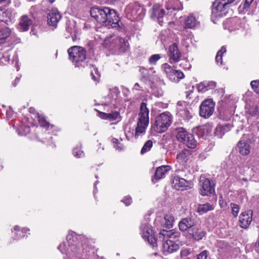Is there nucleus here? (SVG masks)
Returning a JSON list of instances; mask_svg holds the SVG:
<instances>
[{
    "instance_id": "obj_1",
    "label": "nucleus",
    "mask_w": 259,
    "mask_h": 259,
    "mask_svg": "<svg viewBox=\"0 0 259 259\" xmlns=\"http://www.w3.org/2000/svg\"><path fill=\"white\" fill-rule=\"evenodd\" d=\"M91 16L108 28L119 27V18L116 12L109 7L96 6L90 10Z\"/></svg>"
},
{
    "instance_id": "obj_2",
    "label": "nucleus",
    "mask_w": 259,
    "mask_h": 259,
    "mask_svg": "<svg viewBox=\"0 0 259 259\" xmlns=\"http://www.w3.org/2000/svg\"><path fill=\"white\" fill-rule=\"evenodd\" d=\"M149 109L145 102H142L140 105L139 118L135 129V138L138 139L145 135L146 130L149 122Z\"/></svg>"
},
{
    "instance_id": "obj_3",
    "label": "nucleus",
    "mask_w": 259,
    "mask_h": 259,
    "mask_svg": "<svg viewBox=\"0 0 259 259\" xmlns=\"http://www.w3.org/2000/svg\"><path fill=\"white\" fill-rule=\"evenodd\" d=\"M178 234V233H177ZM177 236L172 232V230H162L158 234V237L162 242L161 250L165 255L177 251L180 248L178 244L173 241L168 240V238H174Z\"/></svg>"
},
{
    "instance_id": "obj_4",
    "label": "nucleus",
    "mask_w": 259,
    "mask_h": 259,
    "mask_svg": "<svg viewBox=\"0 0 259 259\" xmlns=\"http://www.w3.org/2000/svg\"><path fill=\"white\" fill-rule=\"evenodd\" d=\"M69 60L75 67L84 68L88 65L86 61V50L82 47L75 46L68 50Z\"/></svg>"
},
{
    "instance_id": "obj_5",
    "label": "nucleus",
    "mask_w": 259,
    "mask_h": 259,
    "mask_svg": "<svg viewBox=\"0 0 259 259\" xmlns=\"http://www.w3.org/2000/svg\"><path fill=\"white\" fill-rule=\"evenodd\" d=\"M177 140L190 149H194L197 145V141L194 136L189 133L184 127H180L176 129Z\"/></svg>"
},
{
    "instance_id": "obj_6",
    "label": "nucleus",
    "mask_w": 259,
    "mask_h": 259,
    "mask_svg": "<svg viewBox=\"0 0 259 259\" xmlns=\"http://www.w3.org/2000/svg\"><path fill=\"white\" fill-rule=\"evenodd\" d=\"M172 117L169 112H163L155 117L153 129L158 133L165 132L170 125Z\"/></svg>"
},
{
    "instance_id": "obj_7",
    "label": "nucleus",
    "mask_w": 259,
    "mask_h": 259,
    "mask_svg": "<svg viewBox=\"0 0 259 259\" xmlns=\"http://www.w3.org/2000/svg\"><path fill=\"white\" fill-rule=\"evenodd\" d=\"M126 17L131 20H139L145 15V9L138 3L128 4L124 10Z\"/></svg>"
},
{
    "instance_id": "obj_8",
    "label": "nucleus",
    "mask_w": 259,
    "mask_h": 259,
    "mask_svg": "<svg viewBox=\"0 0 259 259\" xmlns=\"http://www.w3.org/2000/svg\"><path fill=\"white\" fill-rule=\"evenodd\" d=\"M68 247L65 248V244L62 243L59 245L58 248L63 253H66L71 255V253H77L80 250V244L77 242V238L74 236L72 234H68L67 236Z\"/></svg>"
},
{
    "instance_id": "obj_9",
    "label": "nucleus",
    "mask_w": 259,
    "mask_h": 259,
    "mask_svg": "<svg viewBox=\"0 0 259 259\" xmlns=\"http://www.w3.org/2000/svg\"><path fill=\"white\" fill-rule=\"evenodd\" d=\"M235 0H215L212 5V15L221 17L228 13L231 4Z\"/></svg>"
},
{
    "instance_id": "obj_10",
    "label": "nucleus",
    "mask_w": 259,
    "mask_h": 259,
    "mask_svg": "<svg viewBox=\"0 0 259 259\" xmlns=\"http://www.w3.org/2000/svg\"><path fill=\"white\" fill-rule=\"evenodd\" d=\"M142 237L153 247L157 246V241L153 235L151 227L146 222H142L140 226Z\"/></svg>"
},
{
    "instance_id": "obj_11",
    "label": "nucleus",
    "mask_w": 259,
    "mask_h": 259,
    "mask_svg": "<svg viewBox=\"0 0 259 259\" xmlns=\"http://www.w3.org/2000/svg\"><path fill=\"white\" fill-rule=\"evenodd\" d=\"M215 103L211 99H206L201 104L199 107V114L204 118L209 117L213 113Z\"/></svg>"
},
{
    "instance_id": "obj_12",
    "label": "nucleus",
    "mask_w": 259,
    "mask_h": 259,
    "mask_svg": "<svg viewBox=\"0 0 259 259\" xmlns=\"http://www.w3.org/2000/svg\"><path fill=\"white\" fill-rule=\"evenodd\" d=\"M200 193L203 196H208L214 192V184L212 181L201 176L199 181Z\"/></svg>"
},
{
    "instance_id": "obj_13",
    "label": "nucleus",
    "mask_w": 259,
    "mask_h": 259,
    "mask_svg": "<svg viewBox=\"0 0 259 259\" xmlns=\"http://www.w3.org/2000/svg\"><path fill=\"white\" fill-rule=\"evenodd\" d=\"M178 115L185 121H189L193 116V113L192 109L187 105H182V102H178Z\"/></svg>"
},
{
    "instance_id": "obj_14",
    "label": "nucleus",
    "mask_w": 259,
    "mask_h": 259,
    "mask_svg": "<svg viewBox=\"0 0 259 259\" xmlns=\"http://www.w3.org/2000/svg\"><path fill=\"white\" fill-rule=\"evenodd\" d=\"M197 224V221L194 217H188L182 219L179 223V227L180 230L182 232H189Z\"/></svg>"
},
{
    "instance_id": "obj_15",
    "label": "nucleus",
    "mask_w": 259,
    "mask_h": 259,
    "mask_svg": "<svg viewBox=\"0 0 259 259\" xmlns=\"http://www.w3.org/2000/svg\"><path fill=\"white\" fill-rule=\"evenodd\" d=\"M188 234L191 238L196 241H199L202 239L206 235V233L199 226L195 225L192 229L189 230Z\"/></svg>"
},
{
    "instance_id": "obj_16",
    "label": "nucleus",
    "mask_w": 259,
    "mask_h": 259,
    "mask_svg": "<svg viewBox=\"0 0 259 259\" xmlns=\"http://www.w3.org/2000/svg\"><path fill=\"white\" fill-rule=\"evenodd\" d=\"M62 18V16L56 9H52L47 15V21L49 25L56 27Z\"/></svg>"
},
{
    "instance_id": "obj_17",
    "label": "nucleus",
    "mask_w": 259,
    "mask_h": 259,
    "mask_svg": "<svg viewBox=\"0 0 259 259\" xmlns=\"http://www.w3.org/2000/svg\"><path fill=\"white\" fill-rule=\"evenodd\" d=\"M168 55L171 62H177L180 61L182 55L176 43H174L169 47Z\"/></svg>"
},
{
    "instance_id": "obj_18",
    "label": "nucleus",
    "mask_w": 259,
    "mask_h": 259,
    "mask_svg": "<svg viewBox=\"0 0 259 259\" xmlns=\"http://www.w3.org/2000/svg\"><path fill=\"white\" fill-rule=\"evenodd\" d=\"M252 211L250 210L245 211L239 216V225L242 228L247 229L252 222Z\"/></svg>"
},
{
    "instance_id": "obj_19",
    "label": "nucleus",
    "mask_w": 259,
    "mask_h": 259,
    "mask_svg": "<svg viewBox=\"0 0 259 259\" xmlns=\"http://www.w3.org/2000/svg\"><path fill=\"white\" fill-rule=\"evenodd\" d=\"M164 14L165 11L161 6L156 4L153 6L151 12V17L153 19H157L160 25H162L163 21L161 19Z\"/></svg>"
},
{
    "instance_id": "obj_20",
    "label": "nucleus",
    "mask_w": 259,
    "mask_h": 259,
    "mask_svg": "<svg viewBox=\"0 0 259 259\" xmlns=\"http://www.w3.org/2000/svg\"><path fill=\"white\" fill-rule=\"evenodd\" d=\"M190 182L179 177H175L172 181V187L177 190L187 189L189 187Z\"/></svg>"
},
{
    "instance_id": "obj_21",
    "label": "nucleus",
    "mask_w": 259,
    "mask_h": 259,
    "mask_svg": "<svg viewBox=\"0 0 259 259\" xmlns=\"http://www.w3.org/2000/svg\"><path fill=\"white\" fill-rule=\"evenodd\" d=\"M170 169L169 165H162L157 168L154 177L152 179L153 183L157 182L161 179L164 178L166 174Z\"/></svg>"
},
{
    "instance_id": "obj_22",
    "label": "nucleus",
    "mask_w": 259,
    "mask_h": 259,
    "mask_svg": "<svg viewBox=\"0 0 259 259\" xmlns=\"http://www.w3.org/2000/svg\"><path fill=\"white\" fill-rule=\"evenodd\" d=\"M32 24L31 18L27 15H23L20 18L18 28L21 31H26L29 29Z\"/></svg>"
},
{
    "instance_id": "obj_23",
    "label": "nucleus",
    "mask_w": 259,
    "mask_h": 259,
    "mask_svg": "<svg viewBox=\"0 0 259 259\" xmlns=\"http://www.w3.org/2000/svg\"><path fill=\"white\" fill-rule=\"evenodd\" d=\"M216 87V82L213 81H204L198 84V90L202 93L212 90Z\"/></svg>"
},
{
    "instance_id": "obj_24",
    "label": "nucleus",
    "mask_w": 259,
    "mask_h": 259,
    "mask_svg": "<svg viewBox=\"0 0 259 259\" xmlns=\"http://www.w3.org/2000/svg\"><path fill=\"white\" fill-rule=\"evenodd\" d=\"M10 20H1L0 19V36L5 40L11 34V31L10 28L6 26H3V23H7Z\"/></svg>"
},
{
    "instance_id": "obj_25",
    "label": "nucleus",
    "mask_w": 259,
    "mask_h": 259,
    "mask_svg": "<svg viewBox=\"0 0 259 259\" xmlns=\"http://www.w3.org/2000/svg\"><path fill=\"white\" fill-rule=\"evenodd\" d=\"M237 147L240 153L243 155H247L250 152V145L247 141L240 140Z\"/></svg>"
},
{
    "instance_id": "obj_26",
    "label": "nucleus",
    "mask_w": 259,
    "mask_h": 259,
    "mask_svg": "<svg viewBox=\"0 0 259 259\" xmlns=\"http://www.w3.org/2000/svg\"><path fill=\"white\" fill-rule=\"evenodd\" d=\"M230 127L231 126L227 124L218 125L215 129V136L221 138L225 133L230 130Z\"/></svg>"
},
{
    "instance_id": "obj_27",
    "label": "nucleus",
    "mask_w": 259,
    "mask_h": 259,
    "mask_svg": "<svg viewBox=\"0 0 259 259\" xmlns=\"http://www.w3.org/2000/svg\"><path fill=\"white\" fill-rule=\"evenodd\" d=\"M100 117L103 119L108 120L110 121H114L119 118L120 114L117 111H113L109 113L101 112Z\"/></svg>"
},
{
    "instance_id": "obj_28",
    "label": "nucleus",
    "mask_w": 259,
    "mask_h": 259,
    "mask_svg": "<svg viewBox=\"0 0 259 259\" xmlns=\"http://www.w3.org/2000/svg\"><path fill=\"white\" fill-rule=\"evenodd\" d=\"M214 208V205L209 203L199 204L197 207V212L200 214L206 213L208 211L212 210Z\"/></svg>"
},
{
    "instance_id": "obj_29",
    "label": "nucleus",
    "mask_w": 259,
    "mask_h": 259,
    "mask_svg": "<svg viewBox=\"0 0 259 259\" xmlns=\"http://www.w3.org/2000/svg\"><path fill=\"white\" fill-rule=\"evenodd\" d=\"M199 22L193 15H189L185 21V27L187 28H194L199 25Z\"/></svg>"
},
{
    "instance_id": "obj_30",
    "label": "nucleus",
    "mask_w": 259,
    "mask_h": 259,
    "mask_svg": "<svg viewBox=\"0 0 259 259\" xmlns=\"http://www.w3.org/2000/svg\"><path fill=\"white\" fill-rule=\"evenodd\" d=\"M162 68L166 73L167 77L170 80H174V73L175 71L167 63H164L162 65Z\"/></svg>"
},
{
    "instance_id": "obj_31",
    "label": "nucleus",
    "mask_w": 259,
    "mask_h": 259,
    "mask_svg": "<svg viewBox=\"0 0 259 259\" xmlns=\"http://www.w3.org/2000/svg\"><path fill=\"white\" fill-rule=\"evenodd\" d=\"M28 229H23L21 230L19 229V227L16 226L14 227L12 232L14 233L15 239H19L25 236L24 234L27 231H29Z\"/></svg>"
},
{
    "instance_id": "obj_32",
    "label": "nucleus",
    "mask_w": 259,
    "mask_h": 259,
    "mask_svg": "<svg viewBox=\"0 0 259 259\" xmlns=\"http://www.w3.org/2000/svg\"><path fill=\"white\" fill-rule=\"evenodd\" d=\"M116 40L119 43V51L120 52H124L128 48L129 44L127 40L120 37H117Z\"/></svg>"
},
{
    "instance_id": "obj_33",
    "label": "nucleus",
    "mask_w": 259,
    "mask_h": 259,
    "mask_svg": "<svg viewBox=\"0 0 259 259\" xmlns=\"http://www.w3.org/2000/svg\"><path fill=\"white\" fill-rule=\"evenodd\" d=\"M73 155L76 158H81L84 156V153L82 150L81 145H77L72 150Z\"/></svg>"
},
{
    "instance_id": "obj_34",
    "label": "nucleus",
    "mask_w": 259,
    "mask_h": 259,
    "mask_svg": "<svg viewBox=\"0 0 259 259\" xmlns=\"http://www.w3.org/2000/svg\"><path fill=\"white\" fill-rule=\"evenodd\" d=\"M164 226L165 228L169 229L173 226L174 218L170 214H166L164 218Z\"/></svg>"
},
{
    "instance_id": "obj_35",
    "label": "nucleus",
    "mask_w": 259,
    "mask_h": 259,
    "mask_svg": "<svg viewBox=\"0 0 259 259\" xmlns=\"http://www.w3.org/2000/svg\"><path fill=\"white\" fill-rule=\"evenodd\" d=\"M177 159L180 163L184 164L188 160V154L185 151H181L177 154Z\"/></svg>"
},
{
    "instance_id": "obj_36",
    "label": "nucleus",
    "mask_w": 259,
    "mask_h": 259,
    "mask_svg": "<svg viewBox=\"0 0 259 259\" xmlns=\"http://www.w3.org/2000/svg\"><path fill=\"white\" fill-rule=\"evenodd\" d=\"M153 146V142L151 140H148L144 145L141 150V154H144L149 151Z\"/></svg>"
},
{
    "instance_id": "obj_37",
    "label": "nucleus",
    "mask_w": 259,
    "mask_h": 259,
    "mask_svg": "<svg viewBox=\"0 0 259 259\" xmlns=\"http://www.w3.org/2000/svg\"><path fill=\"white\" fill-rule=\"evenodd\" d=\"M226 49L225 47H222L221 49L218 51L215 57V61L217 64H222V55L223 54L226 52Z\"/></svg>"
},
{
    "instance_id": "obj_38",
    "label": "nucleus",
    "mask_w": 259,
    "mask_h": 259,
    "mask_svg": "<svg viewBox=\"0 0 259 259\" xmlns=\"http://www.w3.org/2000/svg\"><path fill=\"white\" fill-rule=\"evenodd\" d=\"M231 213L234 217H237L240 210V207L238 204L231 203L230 204Z\"/></svg>"
},
{
    "instance_id": "obj_39",
    "label": "nucleus",
    "mask_w": 259,
    "mask_h": 259,
    "mask_svg": "<svg viewBox=\"0 0 259 259\" xmlns=\"http://www.w3.org/2000/svg\"><path fill=\"white\" fill-rule=\"evenodd\" d=\"M161 58L159 54H154L151 56L148 59V61L151 65H155L156 62Z\"/></svg>"
},
{
    "instance_id": "obj_40",
    "label": "nucleus",
    "mask_w": 259,
    "mask_h": 259,
    "mask_svg": "<svg viewBox=\"0 0 259 259\" xmlns=\"http://www.w3.org/2000/svg\"><path fill=\"white\" fill-rule=\"evenodd\" d=\"M172 1H169L166 6V10L172 12V11H178L182 9V5L180 4V6H176L171 5Z\"/></svg>"
},
{
    "instance_id": "obj_41",
    "label": "nucleus",
    "mask_w": 259,
    "mask_h": 259,
    "mask_svg": "<svg viewBox=\"0 0 259 259\" xmlns=\"http://www.w3.org/2000/svg\"><path fill=\"white\" fill-rule=\"evenodd\" d=\"M250 85L253 91L259 94V80L252 81L250 82Z\"/></svg>"
},
{
    "instance_id": "obj_42",
    "label": "nucleus",
    "mask_w": 259,
    "mask_h": 259,
    "mask_svg": "<svg viewBox=\"0 0 259 259\" xmlns=\"http://www.w3.org/2000/svg\"><path fill=\"white\" fill-rule=\"evenodd\" d=\"M38 120L41 126L44 127H48L49 126L50 123L43 117L38 116Z\"/></svg>"
},
{
    "instance_id": "obj_43",
    "label": "nucleus",
    "mask_w": 259,
    "mask_h": 259,
    "mask_svg": "<svg viewBox=\"0 0 259 259\" xmlns=\"http://www.w3.org/2000/svg\"><path fill=\"white\" fill-rule=\"evenodd\" d=\"M10 60V55L8 54H5L0 58V64H5L6 62H9Z\"/></svg>"
},
{
    "instance_id": "obj_44",
    "label": "nucleus",
    "mask_w": 259,
    "mask_h": 259,
    "mask_svg": "<svg viewBox=\"0 0 259 259\" xmlns=\"http://www.w3.org/2000/svg\"><path fill=\"white\" fill-rule=\"evenodd\" d=\"M200 130L202 132L204 135H207L210 134L211 132V130L209 128L208 126L203 125L200 127Z\"/></svg>"
},
{
    "instance_id": "obj_45",
    "label": "nucleus",
    "mask_w": 259,
    "mask_h": 259,
    "mask_svg": "<svg viewBox=\"0 0 259 259\" xmlns=\"http://www.w3.org/2000/svg\"><path fill=\"white\" fill-rule=\"evenodd\" d=\"M121 201L123 202L126 206H128L131 204L132 199L131 196H127L124 197Z\"/></svg>"
},
{
    "instance_id": "obj_46",
    "label": "nucleus",
    "mask_w": 259,
    "mask_h": 259,
    "mask_svg": "<svg viewBox=\"0 0 259 259\" xmlns=\"http://www.w3.org/2000/svg\"><path fill=\"white\" fill-rule=\"evenodd\" d=\"M207 251L204 250L198 255L197 259H207Z\"/></svg>"
},
{
    "instance_id": "obj_47",
    "label": "nucleus",
    "mask_w": 259,
    "mask_h": 259,
    "mask_svg": "<svg viewBox=\"0 0 259 259\" xmlns=\"http://www.w3.org/2000/svg\"><path fill=\"white\" fill-rule=\"evenodd\" d=\"M253 1V0H245L243 4V9L244 10L248 9L249 7L250 4L252 3Z\"/></svg>"
},
{
    "instance_id": "obj_48",
    "label": "nucleus",
    "mask_w": 259,
    "mask_h": 259,
    "mask_svg": "<svg viewBox=\"0 0 259 259\" xmlns=\"http://www.w3.org/2000/svg\"><path fill=\"white\" fill-rule=\"evenodd\" d=\"M177 71V81H179V79H182L184 77V73L179 70H176Z\"/></svg>"
},
{
    "instance_id": "obj_49",
    "label": "nucleus",
    "mask_w": 259,
    "mask_h": 259,
    "mask_svg": "<svg viewBox=\"0 0 259 259\" xmlns=\"http://www.w3.org/2000/svg\"><path fill=\"white\" fill-rule=\"evenodd\" d=\"M193 93L192 91L186 92V97L188 99H192L193 97L191 96L192 94Z\"/></svg>"
},
{
    "instance_id": "obj_50",
    "label": "nucleus",
    "mask_w": 259,
    "mask_h": 259,
    "mask_svg": "<svg viewBox=\"0 0 259 259\" xmlns=\"http://www.w3.org/2000/svg\"><path fill=\"white\" fill-rule=\"evenodd\" d=\"M20 78L19 77H17L16 79H15L14 82L13 83V86L16 87L17 84L18 83V82L20 81Z\"/></svg>"
},
{
    "instance_id": "obj_51",
    "label": "nucleus",
    "mask_w": 259,
    "mask_h": 259,
    "mask_svg": "<svg viewBox=\"0 0 259 259\" xmlns=\"http://www.w3.org/2000/svg\"><path fill=\"white\" fill-rule=\"evenodd\" d=\"M91 75H92V79L94 81H98V79H99V76H98V75H97V76H96L95 75L93 74V73H92Z\"/></svg>"
},
{
    "instance_id": "obj_52",
    "label": "nucleus",
    "mask_w": 259,
    "mask_h": 259,
    "mask_svg": "<svg viewBox=\"0 0 259 259\" xmlns=\"http://www.w3.org/2000/svg\"><path fill=\"white\" fill-rule=\"evenodd\" d=\"M255 250L259 253V240L255 244Z\"/></svg>"
},
{
    "instance_id": "obj_53",
    "label": "nucleus",
    "mask_w": 259,
    "mask_h": 259,
    "mask_svg": "<svg viewBox=\"0 0 259 259\" xmlns=\"http://www.w3.org/2000/svg\"><path fill=\"white\" fill-rule=\"evenodd\" d=\"M173 75H174V80H172V81H177V71L176 70L174 71V73Z\"/></svg>"
},
{
    "instance_id": "obj_54",
    "label": "nucleus",
    "mask_w": 259,
    "mask_h": 259,
    "mask_svg": "<svg viewBox=\"0 0 259 259\" xmlns=\"http://www.w3.org/2000/svg\"><path fill=\"white\" fill-rule=\"evenodd\" d=\"M66 31H67L68 33H69V34H71V33H72V28H70L69 27H67V28H66Z\"/></svg>"
},
{
    "instance_id": "obj_55",
    "label": "nucleus",
    "mask_w": 259,
    "mask_h": 259,
    "mask_svg": "<svg viewBox=\"0 0 259 259\" xmlns=\"http://www.w3.org/2000/svg\"><path fill=\"white\" fill-rule=\"evenodd\" d=\"M5 2L9 4L11 3V0H0V4Z\"/></svg>"
},
{
    "instance_id": "obj_56",
    "label": "nucleus",
    "mask_w": 259,
    "mask_h": 259,
    "mask_svg": "<svg viewBox=\"0 0 259 259\" xmlns=\"http://www.w3.org/2000/svg\"><path fill=\"white\" fill-rule=\"evenodd\" d=\"M139 86H140L139 84L138 83H136L134 85V89L135 90H138L139 89H138V88L139 87Z\"/></svg>"
},
{
    "instance_id": "obj_57",
    "label": "nucleus",
    "mask_w": 259,
    "mask_h": 259,
    "mask_svg": "<svg viewBox=\"0 0 259 259\" xmlns=\"http://www.w3.org/2000/svg\"><path fill=\"white\" fill-rule=\"evenodd\" d=\"M25 132H26V133H28L30 132V127H25Z\"/></svg>"
},
{
    "instance_id": "obj_58",
    "label": "nucleus",
    "mask_w": 259,
    "mask_h": 259,
    "mask_svg": "<svg viewBox=\"0 0 259 259\" xmlns=\"http://www.w3.org/2000/svg\"><path fill=\"white\" fill-rule=\"evenodd\" d=\"M112 141L113 143H117L118 142V140L115 138H113L112 140Z\"/></svg>"
},
{
    "instance_id": "obj_59",
    "label": "nucleus",
    "mask_w": 259,
    "mask_h": 259,
    "mask_svg": "<svg viewBox=\"0 0 259 259\" xmlns=\"http://www.w3.org/2000/svg\"><path fill=\"white\" fill-rule=\"evenodd\" d=\"M5 41L1 36H0V45L3 44Z\"/></svg>"
},
{
    "instance_id": "obj_60",
    "label": "nucleus",
    "mask_w": 259,
    "mask_h": 259,
    "mask_svg": "<svg viewBox=\"0 0 259 259\" xmlns=\"http://www.w3.org/2000/svg\"><path fill=\"white\" fill-rule=\"evenodd\" d=\"M48 2H49L50 4L53 3L55 0H47Z\"/></svg>"
},
{
    "instance_id": "obj_61",
    "label": "nucleus",
    "mask_w": 259,
    "mask_h": 259,
    "mask_svg": "<svg viewBox=\"0 0 259 259\" xmlns=\"http://www.w3.org/2000/svg\"><path fill=\"white\" fill-rule=\"evenodd\" d=\"M75 39H76V36H75V35L74 37H72V39H73V41H74L75 40Z\"/></svg>"
},
{
    "instance_id": "obj_62",
    "label": "nucleus",
    "mask_w": 259,
    "mask_h": 259,
    "mask_svg": "<svg viewBox=\"0 0 259 259\" xmlns=\"http://www.w3.org/2000/svg\"><path fill=\"white\" fill-rule=\"evenodd\" d=\"M75 39H76V36H75V35L74 37H72V39H73V41H74L75 40Z\"/></svg>"
},
{
    "instance_id": "obj_63",
    "label": "nucleus",
    "mask_w": 259,
    "mask_h": 259,
    "mask_svg": "<svg viewBox=\"0 0 259 259\" xmlns=\"http://www.w3.org/2000/svg\"><path fill=\"white\" fill-rule=\"evenodd\" d=\"M243 181H247V179L246 178H243Z\"/></svg>"
},
{
    "instance_id": "obj_64",
    "label": "nucleus",
    "mask_w": 259,
    "mask_h": 259,
    "mask_svg": "<svg viewBox=\"0 0 259 259\" xmlns=\"http://www.w3.org/2000/svg\"><path fill=\"white\" fill-rule=\"evenodd\" d=\"M130 259H136V258L135 257H132Z\"/></svg>"
}]
</instances>
